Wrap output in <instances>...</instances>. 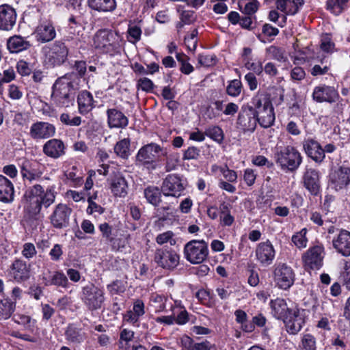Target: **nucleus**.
Masks as SVG:
<instances>
[{
    "instance_id": "obj_8",
    "label": "nucleus",
    "mask_w": 350,
    "mask_h": 350,
    "mask_svg": "<svg viewBox=\"0 0 350 350\" xmlns=\"http://www.w3.org/2000/svg\"><path fill=\"white\" fill-rule=\"evenodd\" d=\"M167 151L155 143H150L142 146L138 151L137 161L143 165L150 164L152 168H156V161L161 156H165Z\"/></svg>"
},
{
    "instance_id": "obj_33",
    "label": "nucleus",
    "mask_w": 350,
    "mask_h": 350,
    "mask_svg": "<svg viewBox=\"0 0 350 350\" xmlns=\"http://www.w3.org/2000/svg\"><path fill=\"white\" fill-rule=\"evenodd\" d=\"M270 305L273 316L278 319H282L283 321L286 319L290 312H291V310L293 309L289 308L283 299L278 298L272 300Z\"/></svg>"
},
{
    "instance_id": "obj_27",
    "label": "nucleus",
    "mask_w": 350,
    "mask_h": 350,
    "mask_svg": "<svg viewBox=\"0 0 350 350\" xmlns=\"http://www.w3.org/2000/svg\"><path fill=\"white\" fill-rule=\"evenodd\" d=\"M107 122L110 128L124 129L129 124L128 118L116 109H109L107 111Z\"/></svg>"
},
{
    "instance_id": "obj_32",
    "label": "nucleus",
    "mask_w": 350,
    "mask_h": 350,
    "mask_svg": "<svg viewBox=\"0 0 350 350\" xmlns=\"http://www.w3.org/2000/svg\"><path fill=\"white\" fill-rule=\"evenodd\" d=\"M36 34L37 40L44 43L53 40L55 38L56 32L51 23L45 22L37 27Z\"/></svg>"
},
{
    "instance_id": "obj_22",
    "label": "nucleus",
    "mask_w": 350,
    "mask_h": 350,
    "mask_svg": "<svg viewBox=\"0 0 350 350\" xmlns=\"http://www.w3.org/2000/svg\"><path fill=\"white\" fill-rule=\"evenodd\" d=\"M42 280L46 286H57L62 288H67L68 280L66 275L62 271H51L46 270L42 274Z\"/></svg>"
},
{
    "instance_id": "obj_45",
    "label": "nucleus",
    "mask_w": 350,
    "mask_h": 350,
    "mask_svg": "<svg viewBox=\"0 0 350 350\" xmlns=\"http://www.w3.org/2000/svg\"><path fill=\"white\" fill-rule=\"evenodd\" d=\"M307 230L303 228L300 232L292 237V241L299 248H304L306 247L308 239L306 237Z\"/></svg>"
},
{
    "instance_id": "obj_42",
    "label": "nucleus",
    "mask_w": 350,
    "mask_h": 350,
    "mask_svg": "<svg viewBox=\"0 0 350 350\" xmlns=\"http://www.w3.org/2000/svg\"><path fill=\"white\" fill-rule=\"evenodd\" d=\"M130 143L131 142L129 138H125L118 142L114 146V152L117 156L122 159L128 158L130 154Z\"/></svg>"
},
{
    "instance_id": "obj_9",
    "label": "nucleus",
    "mask_w": 350,
    "mask_h": 350,
    "mask_svg": "<svg viewBox=\"0 0 350 350\" xmlns=\"http://www.w3.org/2000/svg\"><path fill=\"white\" fill-rule=\"evenodd\" d=\"M307 313L305 309L293 308L284 321L287 332L291 334H297L306 322Z\"/></svg>"
},
{
    "instance_id": "obj_60",
    "label": "nucleus",
    "mask_w": 350,
    "mask_h": 350,
    "mask_svg": "<svg viewBox=\"0 0 350 350\" xmlns=\"http://www.w3.org/2000/svg\"><path fill=\"white\" fill-rule=\"evenodd\" d=\"M16 69L18 72L22 76H27L31 72L29 64L23 60L18 62L16 64Z\"/></svg>"
},
{
    "instance_id": "obj_1",
    "label": "nucleus",
    "mask_w": 350,
    "mask_h": 350,
    "mask_svg": "<svg viewBox=\"0 0 350 350\" xmlns=\"http://www.w3.org/2000/svg\"><path fill=\"white\" fill-rule=\"evenodd\" d=\"M79 89L78 76L74 72H68L57 78L52 88V100L60 107L72 105L77 92Z\"/></svg>"
},
{
    "instance_id": "obj_50",
    "label": "nucleus",
    "mask_w": 350,
    "mask_h": 350,
    "mask_svg": "<svg viewBox=\"0 0 350 350\" xmlns=\"http://www.w3.org/2000/svg\"><path fill=\"white\" fill-rule=\"evenodd\" d=\"M14 321L18 324L24 325L27 329L33 331L35 321H32L29 316L24 314L17 315Z\"/></svg>"
},
{
    "instance_id": "obj_61",
    "label": "nucleus",
    "mask_w": 350,
    "mask_h": 350,
    "mask_svg": "<svg viewBox=\"0 0 350 350\" xmlns=\"http://www.w3.org/2000/svg\"><path fill=\"white\" fill-rule=\"evenodd\" d=\"M8 95L10 98L18 100L23 96V93L17 85L12 84L8 88Z\"/></svg>"
},
{
    "instance_id": "obj_46",
    "label": "nucleus",
    "mask_w": 350,
    "mask_h": 350,
    "mask_svg": "<svg viewBox=\"0 0 350 350\" xmlns=\"http://www.w3.org/2000/svg\"><path fill=\"white\" fill-rule=\"evenodd\" d=\"M241 82L238 79H234L227 86L226 92L229 96L236 97L241 94Z\"/></svg>"
},
{
    "instance_id": "obj_6",
    "label": "nucleus",
    "mask_w": 350,
    "mask_h": 350,
    "mask_svg": "<svg viewBox=\"0 0 350 350\" xmlns=\"http://www.w3.org/2000/svg\"><path fill=\"white\" fill-rule=\"evenodd\" d=\"M81 299L90 310L100 309L105 299L104 290L89 283L82 288Z\"/></svg>"
},
{
    "instance_id": "obj_34",
    "label": "nucleus",
    "mask_w": 350,
    "mask_h": 350,
    "mask_svg": "<svg viewBox=\"0 0 350 350\" xmlns=\"http://www.w3.org/2000/svg\"><path fill=\"white\" fill-rule=\"evenodd\" d=\"M145 313L144 304L141 299H137L133 303L132 310H129L124 316V319L132 324L138 322L139 318Z\"/></svg>"
},
{
    "instance_id": "obj_57",
    "label": "nucleus",
    "mask_w": 350,
    "mask_h": 350,
    "mask_svg": "<svg viewBox=\"0 0 350 350\" xmlns=\"http://www.w3.org/2000/svg\"><path fill=\"white\" fill-rule=\"evenodd\" d=\"M200 152V150L199 148L194 146L189 147L184 152L183 159H196L199 157Z\"/></svg>"
},
{
    "instance_id": "obj_7",
    "label": "nucleus",
    "mask_w": 350,
    "mask_h": 350,
    "mask_svg": "<svg viewBox=\"0 0 350 350\" xmlns=\"http://www.w3.org/2000/svg\"><path fill=\"white\" fill-rule=\"evenodd\" d=\"M185 258L192 264L202 262L208 256V245L202 240H192L184 247Z\"/></svg>"
},
{
    "instance_id": "obj_20",
    "label": "nucleus",
    "mask_w": 350,
    "mask_h": 350,
    "mask_svg": "<svg viewBox=\"0 0 350 350\" xmlns=\"http://www.w3.org/2000/svg\"><path fill=\"white\" fill-rule=\"evenodd\" d=\"M71 209L66 204H59L51 217V224L55 228H62L68 225Z\"/></svg>"
},
{
    "instance_id": "obj_62",
    "label": "nucleus",
    "mask_w": 350,
    "mask_h": 350,
    "mask_svg": "<svg viewBox=\"0 0 350 350\" xmlns=\"http://www.w3.org/2000/svg\"><path fill=\"white\" fill-rule=\"evenodd\" d=\"M152 81L148 78H142L137 82V87L143 91L149 92L153 88Z\"/></svg>"
},
{
    "instance_id": "obj_24",
    "label": "nucleus",
    "mask_w": 350,
    "mask_h": 350,
    "mask_svg": "<svg viewBox=\"0 0 350 350\" xmlns=\"http://www.w3.org/2000/svg\"><path fill=\"white\" fill-rule=\"evenodd\" d=\"M42 151L49 157L58 159L65 154V146L61 139H51L43 145Z\"/></svg>"
},
{
    "instance_id": "obj_25",
    "label": "nucleus",
    "mask_w": 350,
    "mask_h": 350,
    "mask_svg": "<svg viewBox=\"0 0 350 350\" xmlns=\"http://www.w3.org/2000/svg\"><path fill=\"white\" fill-rule=\"evenodd\" d=\"M312 97L318 103H333L336 101L338 93L332 87L327 85L317 86L313 91Z\"/></svg>"
},
{
    "instance_id": "obj_43",
    "label": "nucleus",
    "mask_w": 350,
    "mask_h": 350,
    "mask_svg": "<svg viewBox=\"0 0 350 350\" xmlns=\"http://www.w3.org/2000/svg\"><path fill=\"white\" fill-rule=\"evenodd\" d=\"M299 350H316V339L314 336L306 334L302 336Z\"/></svg>"
},
{
    "instance_id": "obj_28",
    "label": "nucleus",
    "mask_w": 350,
    "mask_h": 350,
    "mask_svg": "<svg viewBox=\"0 0 350 350\" xmlns=\"http://www.w3.org/2000/svg\"><path fill=\"white\" fill-rule=\"evenodd\" d=\"M14 189L12 183L5 176L0 175V202L10 203L14 200Z\"/></svg>"
},
{
    "instance_id": "obj_23",
    "label": "nucleus",
    "mask_w": 350,
    "mask_h": 350,
    "mask_svg": "<svg viewBox=\"0 0 350 350\" xmlns=\"http://www.w3.org/2000/svg\"><path fill=\"white\" fill-rule=\"evenodd\" d=\"M303 147L306 154L314 161L321 163L325 159L321 145L312 139H308L303 142Z\"/></svg>"
},
{
    "instance_id": "obj_19",
    "label": "nucleus",
    "mask_w": 350,
    "mask_h": 350,
    "mask_svg": "<svg viewBox=\"0 0 350 350\" xmlns=\"http://www.w3.org/2000/svg\"><path fill=\"white\" fill-rule=\"evenodd\" d=\"M255 252L257 260L265 267L273 262L275 254L274 247L269 241L260 243Z\"/></svg>"
},
{
    "instance_id": "obj_48",
    "label": "nucleus",
    "mask_w": 350,
    "mask_h": 350,
    "mask_svg": "<svg viewBox=\"0 0 350 350\" xmlns=\"http://www.w3.org/2000/svg\"><path fill=\"white\" fill-rule=\"evenodd\" d=\"M186 339L189 342V346L187 347V350H211L212 347H213V345L207 340L201 342L193 343L189 337H187Z\"/></svg>"
},
{
    "instance_id": "obj_38",
    "label": "nucleus",
    "mask_w": 350,
    "mask_h": 350,
    "mask_svg": "<svg viewBox=\"0 0 350 350\" xmlns=\"http://www.w3.org/2000/svg\"><path fill=\"white\" fill-rule=\"evenodd\" d=\"M88 6L98 12H113L116 8V0H88Z\"/></svg>"
},
{
    "instance_id": "obj_16",
    "label": "nucleus",
    "mask_w": 350,
    "mask_h": 350,
    "mask_svg": "<svg viewBox=\"0 0 350 350\" xmlns=\"http://www.w3.org/2000/svg\"><path fill=\"white\" fill-rule=\"evenodd\" d=\"M255 111L249 107H243L237 118V128L244 132H253L256 126Z\"/></svg>"
},
{
    "instance_id": "obj_13",
    "label": "nucleus",
    "mask_w": 350,
    "mask_h": 350,
    "mask_svg": "<svg viewBox=\"0 0 350 350\" xmlns=\"http://www.w3.org/2000/svg\"><path fill=\"white\" fill-rule=\"evenodd\" d=\"M56 132L55 126L48 122L37 121L29 129V136L34 140L52 137Z\"/></svg>"
},
{
    "instance_id": "obj_47",
    "label": "nucleus",
    "mask_w": 350,
    "mask_h": 350,
    "mask_svg": "<svg viewBox=\"0 0 350 350\" xmlns=\"http://www.w3.org/2000/svg\"><path fill=\"white\" fill-rule=\"evenodd\" d=\"M99 230L102 233V236L107 241L112 243L115 239V234L113 232V229L109 224L105 222L99 225Z\"/></svg>"
},
{
    "instance_id": "obj_11",
    "label": "nucleus",
    "mask_w": 350,
    "mask_h": 350,
    "mask_svg": "<svg viewBox=\"0 0 350 350\" xmlns=\"http://www.w3.org/2000/svg\"><path fill=\"white\" fill-rule=\"evenodd\" d=\"M107 182L111 192L114 196L124 198L127 195L128 183L120 172L116 170H111Z\"/></svg>"
},
{
    "instance_id": "obj_44",
    "label": "nucleus",
    "mask_w": 350,
    "mask_h": 350,
    "mask_svg": "<svg viewBox=\"0 0 350 350\" xmlns=\"http://www.w3.org/2000/svg\"><path fill=\"white\" fill-rule=\"evenodd\" d=\"M205 134L215 142H221L224 139V133L221 129L217 126H212L205 130Z\"/></svg>"
},
{
    "instance_id": "obj_30",
    "label": "nucleus",
    "mask_w": 350,
    "mask_h": 350,
    "mask_svg": "<svg viewBox=\"0 0 350 350\" xmlns=\"http://www.w3.org/2000/svg\"><path fill=\"white\" fill-rule=\"evenodd\" d=\"M304 4V0H276L275 1L277 9L286 15H295Z\"/></svg>"
},
{
    "instance_id": "obj_37",
    "label": "nucleus",
    "mask_w": 350,
    "mask_h": 350,
    "mask_svg": "<svg viewBox=\"0 0 350 350\" xmlns=\"http://www.w3.org/2000/svg\"><path fill=\"white\" fill-rule=\"evenodd\" d=\"M31 46L29 41L20 36L10 37L7 42V47L10 53H18L26 50Z\"/></svg>"
},
{
    "instance_id": "obj_41",
    "label": "nucleus",
    "mask_w": 350,
    "mask_h": 350,
    "mask_svg": "<svg viewBox=\"0 0 350 350\" xmlns=\"http://www.w3.org/2000/svg\"><path fill=\"white\" fill-rule=\"evenodd\" d=\"M161 189L155 186H149L144 189V193L147 201L154 205L157 206L161 202Z\"/></svg>"
},
{
    "instance_id": "obj_59",
    "label": "nucleus",
    "mask_w": 350,
    "mask_h": 350,
    "mask_svg": "<svg viewBox=\"0 0 350 350\" xmlns=\"http://www.w3.org/2000/svg\"><path fill=\"white\" fill-rule=\"evenodd\" d=\"M73 68L77 71V73L75 72L79 77V81L80 79L83 77L87 70L86 62L84 61H76L73 66Z\"/></svg>"
},
{
    "instance_id": "obj_51",
    "label": "nucleus",
    "mask_w": 350,
    "mask_h": 350,
    "mask_svg": "<svg viewBox=\"0 0 350 350\" xmlns=\"http://www.w3.org/2000/svg\"><path fill=\"white\" fill-rule=\"evenodd\" d=\"M173 237L174 233L172 231H167L157 235L156 241L159 245L169 242L171 245H174L176 244V240L173 239Z\"/></svg>"
},
{
    "instance_id": "obj_5",
    "label": "nucleus",
    "mask_w": 350,
    "mask_h": 350,
    "mask_svg": "<svg viewBox=\"0 0 350 350\" xmlns=\"http://www.w3.org/2000/svg\"><path fill=\"white\" fill-rule=\"evenodd\" d=\"M44 63L49 66L55 67L62 65L68 59L69 49L66 44L57 40L44 48Z\"/></svg>"
},
{
    "instance_id": "obj_21",
    "label": "nucleus",
    "mask_w": 350,
    "mask_h": 350,
    "mask_svg": "<svg viewBox=\"0 0 350 350\" xmlns=\"http://www.w3.org/2000/svg\"><path fill=\"white\" fill-rule=\"evenodd\" d=\"M303 179L306 189L312 195L317 196L321 189L319 172L315 169L307 168L304 174Z\"/></svg>"
},
{
    "instance_id": "obj_40",
    "label": "nucleus",
    "mask_w": 350,
    "mask_h": 350,
    "mask_svg": "<svg viewBox=\"0 0 350 350\" xmlns=\"http://www.w3.org/2000/svg\"><path fill=\"white\" fill-rule=\"evenodd\" d=\"M16 303L10 298L0 301V321L10 319L15 310Z\"/></svg>"
},
{
    "instance_id": "obj_55",
    "label": "nucleus",
    "mask_w": 350,
    "mask_h": 350,
    "mask_svg": "<svg viewBox=\"0 0 350 350\" xmlns=\"http://www.w3.org/2000/svg\"><path fill=\"white\" fill-rule=\"evenodd\" d=\"M28 164L29 162L25 161V163H24L21 167V172L23 178L29 181L38 179L40 178L39 174L33 173L27 169Z\"/></svg>"
},
{
    "instance_id": "obj_36",
    "label": "nucleus",
    "mask_w": 350,
    "mask_h": 350,
    "mask_svg": "<svg viewBox=\"0 0 350 350\" xmlns=\"http://www.w3.org/2000/svg\"><path fill=\"white\" fill-rule=\"evenodd\" d=\"M77 103L81 113H86L94 107L93 96L92 94L87 90H83L79 94Z\"/></svg>"
},
{
    "instance_id": "obj_29",
    "label": "nucleus",
    "mask_w": 350,
    "mask_h": 350,
    "mask_svg": "<svg viewBox=\"0 0 350 350\" xmlns=\"http://www.w3.org/2000/svg\"><path fill=\"white\" fill-rule=\"evenodd\" d=\"M10 274L18 282L25 281L29 278V269L25 261L16 259L11 266Z\"/></svg>"
},
{
    "instance_id": "obj_17",
    "label": "nucleus",
    "mask_w": 350,
    "mask_h": 350,
    "mask_svg": "<svg viewBox=\"0 0 350 350\" xmlns=\"http://www.w3.org/2000/svg\"><path fill=\"white\" fill-rule=\"evenodd\" d=\"M155 262L164 269H174L179 263V256L174 252L158 249L154 253Z\"/></svg>"
},
{
    "instance_id": "obj_35",
    "label": "nucleus",
    "mask_w": 350,
    "mask_h": 350,
    "mask_svg": "<svg viewBox=\"0 0 350 350\" xmlns=\"http://www.w3.org/2000/svg\"><path fill=\"white\" fill-rule=\"evenodd\" d=\"M65 336L66 340L71 343L81 344L86 338V334L82 329L74 324H70L65 331Z\"/></svg>"
},
{
    "instance_id": "obj_10",
    "label": "nucleus",
    "mask_w": 350,
    "mask_h": 350,
    "mask_svg": "<svg viewBox=\"0 0 350 350\" xmlns=\"http://www.w3.org/2000/svg\"><path fill=\"white\" fill-rule=\"evenodd\" d=\"M329 186L336 191H340L347 189L350 185V168L346 166H340L329 174Z\"/></svg>"
},
{
    "instance_id": "obj_49",
    "label": "nucleus",
    "mask_w": 350,
    "mask_h": 350,
    "mask_svg": "<svg viewBox=\"0 0 350 350\" xmlns=\"http://www.w3.org/2000/svg\"><path fill=\"white\" fill-rule=\"evenodd\" d=\"M198 62L201 66L208 67L216 64L217 58L215 55L200 54L198 57Z\"/></svg>"
},
{
    "instance_id": "obj_64",
    "label": "nucleus",
    "mask_w": 350,
    "mask_h": 350,
    "mask_svg": "<svg viewBox=\"0 0 350 350\" xmlns=\"http://www.w3.org/2000/svg\"><path fill=\"white\" fill-rule=\"evenodd\" d=\"M62 254V246L59 244H55L49 252L51 258L53 261L59 260Z\"/></svg>"
},
{
    "instance_id": "obj_56",
    "label": "nucleus",
    "mask_w": 350,
    "mask_h": 350,
    "mask_svg": "<svg viewBox=\"0 0 350 350\" xmlns=\"http://www.w3.org/2000/svg\"><path fill=\"white\" fill-rule=\"evenodd\" d=\"M23 256L26 258H31L36 254V250L33 243H26L23 245Z\"/></svg>"
},
{
    "instance_id": "obj_4",
    "label": "nucleus",
    "mask_w": 350,
    "mask_h": 350,
    "mask_svg": "<svg viewBox=\"0 0 350 350\" xmlns=\"http://www.w3.org/2000/svg\"><path fill=\"white\" fill-rule=\"evenodd\" d=\"M276 163L282 170L295 171L302 162L300 152L293 146H287L275 153Z\"/></svg>"
},
{
    "instance_id": "obj_39",
    "label": "nucleus",
    "mask_w": 350,
    "mask_h": 350,
    "mask_svg": "<svg viewBox=\"0 0 350 350\" xmlns=\"http://www.w3.org/2000/svg\"><path fill=\"white\" fill-rule=\"evenodd\" d=\"M251 104L252 105H247L246 107H251L254 111H260L272 105L267 96L260 92H258L252 98Z\"/></svg>"
},
{
    "instance_id": "obj_31",
    "label": "nucleus",
    "mask_w": 350,
    "mask_h": 350,
    "mask_svg": "<svg viewBox=\"0 0 350 350\" xmlns=\"http://www.w3.org/2000/svg\"><path fill=\"white\" fill-rule=\"evenodd\" d=\"M256 122L264 128L272 126L275 121V114L273 105H270L264 109L255 111Z\"/></svg>"
},
{
    "instance_id": "obj_3",
    "label": "nucleus",
    "mask_w": 350,
    "mask_h": 350,
    "mask_svg": "<svg viewBox=\"0 0 350 350\" xmlns=\"http://www.w3.org/2000/svg\"><path fill=\"white\" fill-rule=\"evenodd\" d=\"M121 36L118 32L103 29L96 31L93 37L95 49L103 53H114L120 49Z\"/></svg>"
},
{
    "instance_id": "obj_14",
    "label": "nucleus",
    "mask_w": 350,
    "mask_h": 350,
    "mask_svg": "<svg viewBox=\"0 0 350 350\" xmlns=\"http://www.w3.org/2000/svg\"><path fill=\"white\" fill-rule=\"evenodd\" d=\"M185 187L180 178L175 174L168 175L163 181L161 191L164 196L178 198Z\"/></svg>"
},
{
    "instance_id": "obj_15",
    "label": "nucleus",
    "mask_w": 350,
    "mask_h": 350,
    "mask_svg": "<svg viewBox=\"0 0 350 350\" xmlns=\"http://www.w3.org/2000/svg\"><path fill=\"white\" fill-rule=\"evenodd\" d=\"M323 252L322 246L315 245L310 247L302 257L306 269H319L323 264Z\"/></svg>"
},
{
    "instance_id": "obj_26",
    "label": "nucleus",
    "mask_w": 350,
    "mask_h": 350,
    "mask_svg": "<svg viewBox=\"0 0 350 350\" xmlns=\"http://www.w3.org/2000/svg\"><path fill=\"white\" fill-rule=\"evenodd\" d=\"M333 247L344 256H350V232L340 230L338 236L332 240Z\"/></svg>"
},
{
    "instance_id": "obj_58",
    "label": "nucleus",
    "mask_w": 350,
    "mask_h": 350,
    "mask_svg": "<svg viewBox=\"0 0 350 350\" xmlns=\"http://www.w3.org/2000/svg\"><path fill=\"white\" fill-rule=\"evenodd\" d=\"M259 2L257 0H252L245 4L243 12L246 15H252L256 12L259 8Z\"/></svg>"
},
{
    "instance_id": "obj_53",
    "label": "nucleus",
    "mask_w": 350,
    "mask_h": 350,
    "mask_svg": "<svg viewBox=\"0 0 350 350\" xmlns=\"http://www.w3.org/2000/svg\"><path fill=\"white\" fill-rule=\"evenodd\" d=\"M60 120L62 123L69 126H79L81 122V119L79 116H73L68 113H62L60 116Z\"/></svg>"
},
{
    "instance_id": "obj_12",
    "label": "nucleus",
    "mask_w": 350,
    "mask_h": 350,
    "mask_svg": "<svg viewBox=\"0 0 350 350\" xmlns=\"http://www.w3.org/2000/svg\"><path fill=\"white\" fill-rule=\"evenodd\" d=\"M273 275L275 282L282 289L286 290L294 283L295 273L291 267L284 263L275 267Z\"/></svg>"
},
{
    "instance_id": "obj_63",
    "label": "nucleus",
    "mask_w": 350,
    "mask_h": 350,
    "mask_svg": "<svg viewBox=\"0 0 350 350\" xmlns=\"http://www.w3.org/2000/svg\"><path fill=\"white\" fill-rule=\"evenodd\" d=\"M180 20L187 25H190L196 21V16L193 11L185 10L180 14Z\"/></svg>"
},
{
    "instance_id": "obj_52",
    "label": "nucleus",
    "mask_w": 350,
    "mask_h": 350,
    "mask_svg": "<svg viewBox=\"0 0 350 350\" xmlns=\"http://www.w3.org/2000/svg\"><path fill=\"white\" fill-rule=\"evenodd\" d=\"M268 51L273 59L279 62H282L286 60L285 51L281 48L271 46L269 48Z\"/></svg>"
},
{
    "instance_id": "obj_2",
    "label": "nucleus",
    "mask_w": 350,
    "mask_h": 350,
    "mask_svg": "<svg viewBox=\"0 0 350 350\" xmlns=\"http://www.w3.org/2000/svg\"><path fill=\"white\" fill-rule=\"evenodd\" d=\"M25 209L32 216L40 213L42 206L45 208L51 205L55 199L54 190L52 187L46 190L38 184L28 188L24 194Z\"/></svg>"
},
{
    "instance_id": "obj_18",
    "label": "nucleus",
    "mask_w": 350,
    "mask_h": 350,
    "mask_svg": "<svg viewBox=\"0 0 350 350\" xmlns=\"http://www.w3.org/2000/svg\"><path fill=\"white\" fill-rule=\"evenodd\" d=\"M17 14L15 9L11 5L3 4L0 5V29L11 31L16 25Z\"/></svg>"
},
{
    "instance_id": "obj_54",
    "label": "nucleus",
    "mask_w": 350,
    "mask_h": 350,
    "mask_svg": "<svg viewBox=\"0 0 350 350\" xmlns=\"http://www.w3.org/2000/svg\"><path fill=\"white\" fill-rule=\"evenodd\" d=\"M327 9L335 15H338L342 12L344 8L338 0H327Z\"/></svg>"
}]
</instances>
